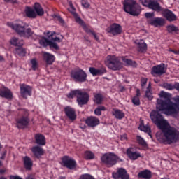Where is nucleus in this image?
Listing matches in <instances>:
<instances>
[{
	"mask_svg": "<svg viewBox=\"0 0 179 179\" xmlns=\"http://www.w3.org/2000/svg\"><path fill=\"white\" fill-rule=\"evenodd\" d=\"M106 31L113 36H119L122 33V27L119 24L113 23L106 29Z\"/></svg>",
	"mask_w": 179,
	"mask_h": 179,
	"instance_id": "nucleus-10",
	"label": "nucleus"
},
{
	"mask_svg": "<svg viewBox=\"0 0 179 179\" xmlns=\"http://www.w3.org/2000/svg\"><path fill=\"white\" fill-rule=\"evenodd\" d=\"M122 59L123 62H124L127 65H130V66H134L135 68H136V62L132 61L129 59H126L124 57H122Z\"/></svg>",
	"mask_w": 179,
	"mask_h": 179,
	"instance_id": "nucleus-39",
	"label": "nucleus"
},
{
	"mask_svg": "<svg viewBox=\"0 0 179 179\" xmlns=\"http://www.w3.org/2000/svg\"><path fill=\"white\" fill-rule=\"evenodd\" d=\"M166 71L167 69H166V65L164 64H161L159 65L154 66L152 68L151 73L152 75H159V76H161V75L166 73Z\"/></svg>",
	"mask_w": 179,
	"mask_h": 179,
	"instance_id": "nucleus-14",
	"label": "nucleus"
},
{
	"mask_svg": "<svg viewBox=\"0 0 179 179\" xmlns=\"http://www.w3.org/2000/svg\"><path fill=\"white\" fill-rule=\"evenodd\" d=\"M123 9L126 13H129L131 16H139L142 9L141 6L136 3L134 0H124L123 2Z\"/></svg>",
	"mask_w": 179,
	"mask_h": 179,
	"instance_id": "nucleus-3",
	"label": "nucleus"
},
{
	"mask_svg": "<svg viewBox=\"0 0 179 179\" xmlns=\"http://www.w3.org/2000/svg\"><path fill=\"white\" fill-rule=\"evenodd\" d=\"M89 71L92 76H97V69L94 67H90Z\"/></svg>",
	"mask_w": 179,
	"mask_h": 179,
	"instance_id": "nucleus-48",
	"label": "nucleus"
},
{
	"mask_svg": "<svg viewBox=\"0 0 179 179\" xmlns=\"http://www.w3.org/2000/svg\"><path fill=\"white\" fill-rule=\"evenodd\" d=\"M24 166L26 170H31L33 167V162H31V159L29 157H24Z\"/></svg>",
	"mask_w": 179,
	"mask_h": 179,
	"instance_id": "nucleus-30",
	"label": "nucleus"
},
{
	"mask_svg": "<svg viewBox=\"0 0 179 179\" xmlns=\"http://www.w3.org/2000/svg\"><path fill=\"white\" fill-rule=\"evenodd\" d=\"M85 124H87V127L90 128H94L100 124V120L96 117L90 116L85 120Z\"/></svg>",
	"mask_w": 179,
	"mask_h": 179,
	"instance_id": "nucleus-19",
	"label": "nucleus"
},
{
	"mask_svg": "<svg viewBox=\"0 0 179 179\" xmlns=\"http://www.w3.org/2000/svg\"><path fill=\"white\" fill-rule=\"evenodd\" d=\"M173 100L176 103L171 101L169 108H168V110L166 112V113L169 115H173L178 113L177 111V109L179 108V96H178L176 98H173Z\"/></svg>",
	"mask_w": 179,
	"mask_h": 179,
	"instance_id": "nucleus-12",
	"label": "nucleus"
},
{
	"mask_svg": "<svg viewBox=\"0 0 179 179\" xmlns=\"http://www.w3.org/2000/svg\"><path fill=\"white\" fill-rule=\"evenodd\" d=\"M125 90H126L125 87H124V86L120 87V92H121L122 93L125 92Z\"/></svg>",
	"mask_w": 179,
	"mask_h": 179,
	"instance_id": "nucleus-57",
	"label": "nucleus"
},
{
	"mask_svg": "<svg viewBox=\"0 0 179 179\" xmlns=\"http://www.w3.org/2000/svg\"><path fill=\"white\" fill-rule=\"evenodd\" d=\"M145 7L148 8V9H151L154 12H157V13H159V12H163L164 8L160 3L157 2V0H150L148 3L145 4Z\"/></svg>",
	"mask_w": 179,
	"mask_h": 179,
	"instance_id": "nucleus-11",
	"label": "nucleus"
},
{
	"mask_svg": "<svg viewBox=\"0 0 179 179\" xmlns=\"http://www.w3.org/2000/svg\"><path fill=\"white\" fill-rule=\"evenodd\" d=\"M59 23H61L62 24H65V21L64 20V19H62L61 17H58V20H57Z\"/></svg>",
	"mask_w": 179,
	"mask_h": 179,
	"instance_id": "nucleus-55",
	"label": "nucleus"
},
{
	"mask_svg": "<svg viewBox=\"0 0 179 179\" xmlns=\"http://www.w3.org/2000/svg\"><path fill=\"white\" fill-rule=\"evenodd\" d=\"M167 31L169 33H173L174 31H178V28L174 25H169L167 27Z\"/></svg>",
	"mask_w": 179,
	"mask_h": 179,
	"instance_id": "nucleus-42",
	"label": "nucleus"
},
{
	"mask_svg": "<svg viewBox=\"0 0 179 179\" xmlns=\"http://www.w3.org/2000/svg\"><path fill=\"white\" fill-rule=\"evenodd\" d=\"M71 78L75 80V82H78V83H83L87 80V73L86 71L80 68H77L71 72Z\"/></svg>",
	"mask_w": 179,
	"mask_h": 179,
	"instance_id": "nucleus-6",
	"label": "nucleus"
},
{
	"mask_svg": "<svg viewBox=\"0 0 179 179\" xmlns=\"http://www.w3.org/2000/svg\"><path fill=\"white\" fill-rule=\"evenodd\" d=\"M31 64L32 65L33 71H36V69H37V68L38 67V64H37V60H36V59H32L31 60Z\"/></svg>",
	"mask_w": 179,
	"mask_h": 179,
	"instance_id": "nucleus-47",
	"label": "nucleus"
},
{
	"mask_svg": "<svg viewBox=\"0 0 179 179\" xmlns=\"http://www.w3.org/2000/svg\"><path fill=\"white\" fill-rule=\"evenodd\" d=\"M120 139H121V141H124V139H127V135L121 136Z\"/></svg>",
	"mask_w": 179,
	"mask_h": 179,
	"instance_id": "nucleus-61",
	"label": "nucleus"
},
{
	"mask_svg": "<svg viewBox=\"0 0 179 179\" xmlns=\"http://www.w3.org/2000/svg\"><path fill=\"white\" fill-rule=\"evenodd\" d=\"M145 97H147L148 100H152L153 96L152 95V92H150V90L145 91Z\"/></svg>",
	"mask_w": 179,
	"mask_h": 179,
	"instance_id": "nucleus-50",
	"label": "nucleus"
},
{
	"mask_svg": "<svg viewBox=\"0 0 179 179\" xmlns=\"http://www.w3.org/2000/svg\"><path fill=\"white\" fill-rule=\"evenodd\" d=\"M79 179H94V178L90 174H83Z\"/></svg>",
	"mask_w": 179,
	"mask_h": 179,
	"instance_id": "nucleus-52",
	"label": "nucleus"
},
{
	"mask_svg": "<svg viewBox=\"0 0 179 179\" xmlns=\"http://www.w3.org/2000/svg\"><path fill=\"white\" fill-rule=\"evenodd\" d=\"M103 94L100 93L94 94L93 101L95 103V104H96L97 106L103 104Z\"/></svg>",
	"mask_w": 179,
	"mask_h": 179,
	"instance_id": "nucleus-32",
	"label": "nucleus"
},
{
	"mask_svg": "<svg viewBox=\"0 0 179 179\" xmlns=\"http://www.w3.org/2000/svg\"><path fill=\"white\" fill-rule=\"evenodd\" d=\"M43 61L47 64V65H52L54 61H55V56L51 53L45 52H43Z\"/></svg>",
	"mask_w": 179,
	"mask_h": 179,
	"instance_id": "nucleus-23",
	"label": "nucleus"
},
{
	"mask_svg": "<svg viewBox=\"0 0 179 179\" xmlns=\"http://www.w3.org/2000/svg\"><path fill=\"white\" fill-rule=\"evenodd\" d=\"M15 54L19 57H24L26 55V49L23 48V45L17 46L15 48Z\"/></svg>",
	"mask_w": 179,
	"mask_h": 179,
	"instance_id": "nucleus-33",
	"label": "nucleus"
},
{
	"mask_svg": "<svg viewBox=\"0 0 179 179\" xmlns=\"http://www.w3.org/2000/svg\"><path fill=\"white\" fill-rule=\"evenodd\" d=\"M0 97L11 100L13 95L12 94V92H10V89L6 88V87H2L0 88Z\"/></svg>",
	"mask_w": 179,
	"mask_h": 179,
	"instance_id": "nucleus-21",
	"label": "nucleus"
},
{
	"mask_svg": "<svg viewBox=\"0 0 179 179\" xmlns=\"http://www.w3.org/2000/svg\"><path fill=\"white\" fill-rule=\"evenodd\" d=\"M20 94L23 99H27V96H31L33 88L30 85H27L24 83L20 85Z\"/></svg>",
	"mask_w": 179,
	"mask_h": 179,
	"instance_id": "nucleus-13",
	"label": "nucleus"
},
{
	"mask_svg": "<svg viewBox=\"0 0 179 179\" xmlns=\"http://www.w3.org/2000/svg\"><path fill=\"white\" fill-rule=\"evenodd\" d=\"M107 110L103 106H99L96 108H95L94 113L95 115L100 117L101 115V111H106Z\"/></svg>",
	"mask_w": 179,
	"mask_h": 179,
	"instance_id": "nucleus-36",
	"label": "nucleus"
},
{
	"mask_svg": "<svg viewBox=\"0 0 179 179\" xmlns=\"http://www.w3.org/2000/svg\"><path fill=\"white\" fill-rule=\"evenodd\" d=\"M148 3H149V2H148V0H144V1H142V5L143 6H146V5H148Z\"/></svg>",
	"mask_w": 179,
	"mask_h": 179,
	"instance_id": "nucleus-58",
	"label": "nucleus"
},
{
	"mask_svg": "<svg viewBox=\"0 0 179 179\" xmlns=\"http://www.w3.org/2000/svg\"><path fill=\"white\" fill-rule=\"evenodd\" d=\"M10 43L12 45H14L15 47H19L24 44V41L23 40L19 41V38L15 37L12 38V39L10 41Z\"/></svg>",
	"mask_w": 179,
	"mask_h": 179,
	"instance_id": "nucleus-34",
	"label": "nucleus"
},
{
	"mask_svg": "<svg viewBox=\"0 0 179 179\" xmlns=\"http://www.w3.org/2000/svg\"><path fill=\"white\" fill-rule=\"evenodd\" d=\"M138 129L140 131H143V132H149L150 131V128L145 126V124L141 123L140 126L138 127Z\"/></svg>",
	"mask_w": 179,
	"mask_h": 179,
	"instance_id": "nucleus-43",
	"label": "nucleus"
},
{
	"mask_svg": "<svg viewBox=\"0 0 179 179\" xmlns=\"http://www.w3.org/2000/svg\"><path fill=\"white\" fill-rule=\"evenodd\" d=\"M138 178L150 179L152 178V171L150 170L145 169L138 173Z\"/></svg>",
	"mask_w": 179,
	"mask_h": 179,
	"instance_id": "nucleus-27",
	"label": "nucleus"
},
{
	"mask_svg": "<svg viewBox=\"0 0 179 179\" xmlns=\"http://www.w3.org/2000/svg\"><path fill=\"white\" fill-rule=\"evenodd\" d=\"M112 177L113 179H129V174L125 169L119 168L116 172L112 173Z\"/></svg>",
	"mask_w": 179,
	"mask_h": 179,
	"instance_id": "nucleus-9",
	"label": "nucleus"
},
{
	"mask_svg": "<svg viewBox=\"0 0 179 179\" xmlns=\"http://www.w3.org/2000/svg\"><path fill=\"white\" fill-rule=\"evenodd\" d=\"M31 152L35 157L38 158L39 157L44 155V150L38 145H36L31 148Z\"/></svg>",
	"mask_w": 179,
	"mask_h": 179,
	"instance_id": "nucleus-25",
	"label": "nucleus"
},
{
	"mask_svg": "<svg viewBox=\"0 0 179 179\" xmlns=\"http://www.w3.org/2000/svg\"><path fill=\"white\" fill-rule=\"evenodd\" d=\"M58 17H61L59 15H53V17H56V18H57V20H58Z\"/></svg>",
	"mask_w": 179,
	"mask_h": 179,
	"instance_id": "nucleus-63",
	"label": "nucleus"
},
{
	"mask_svg": "<svg viewBox=\"0 0 179 179\" xmlns=\"http://www.w3.org/2000/svg\"><path fill=\"white\" fill-rule=\"evenodd\" d=\"M39 44L44 48L48 47L49 45L50 48H54V50H56V51L59 50V46L57 43L49 40L45 37H43L42 39L39 40Z\"/></svg>",
	"mask_w": 179,
	"mask_h": 179,
	"instance_id": "nucleus-8",
	"label": "nucleus"
},
{
	"mask_svg": "<svg viewBox=\"0 0 179 179\" xmlns=\"http://www.w3.org/2000/svg\"><path fill=\"white\" fill-rule=\"evenodd\" d=\"M29 122H30L29 117L22 116L17 120V128L19 129H24V128L29 127Z\"/></svg>",
	"mask_w": 179,
	"mask_h": 179,
	"instance_id": "nucleus-18",
	"label": "nucleus"
},
{
	"mask_svg": "<svg viewBox=\"0 0 179 179\" xmlns=\"http://www.w3.org/2000/svg\"><path fill=\"white\" fill-rule=\"evenodd\" d=\"M21 37H24V38H33V40H36L37 38V36L36 34H34V31H33L30 27L27 29L25 28V29H24Z\"/></svg>",
	"mask_w": 179,
	"mask_h": 179,
	"instance_id": "nucleus-22",
	"label": "nucleus"
},
{
	"mask_svg": "<svg viewBox=\"0 0 179 179\" xmlns=\"http://www.w3.org/2000/svg\"><path fill=\"white\" fill-rule=\"evenodd\" d=\"M62 163L63 167H66L69 170H73L77 166L76 161L68 155H65L62 158Z\"/></svg>",
	"mask_w": 179,
	"mask_h": 179,
	"instance_id": "nucleus-7",
	"label": "nucleus"
},
{
	"mask_svg": "<svg viewBox=\"0 0 179 179\" xmlns=\"http://www.w3.org/2000/svg\"><path fill=\"white\" fill-rule=\"evenodd\" d=\"M162 87L167 90H174V89H176L179 92V83H176L174 85L169 83H164Z\"/></svg>",
	"mask_w": 179,
	"mask_h": 179,
	"instance_id": "nucleus-28",
	"label": "nucleus"
},
{
	"mask_svg": "<svg viewBox=\"0 0 179 179\" xmlns=\"http://www.w3.org/2000/svg\"><path fill=\"white\" fill-rule=\"evenodd\" d=\"M86 32L88 34H92L96 41H99V36H97V34H96V32L92 31L91 29H86Z\"/></svg>",
	"mask_w": 179,
	"mask_h": 179,
	"instance_id": "nucleus-46",
	"label": "nucleus"
},
{
	"mask_svg": "<svg viewBox=\"0 0 179 179\" xmlns=\"http://www.w3.org/2000/svg\"><path fill=\"white\" fill-rule=\"evenodd\" d=\"M113 115L117 119V120H122L124 117H125V113H124L122 111L118 109H115L114 112H113Z\"/></svg>",
	"mask_w": 179,
	"mask_h": 179,
	"instance_id": "nucleus-35",
	"label": "nucleus"
},
{
	"mask_svg": "<svg viewBox=\"0 0 179 179\" xmlns=\"http://www.w3.org/2000/svg\"><path fill=\"white\" fill-rule=\"evenodd\" d=\"M81 5L83 6V8H90V3L87 0H82Z\"/></svg>",
	"mask_w": 179,
	"mask_h": 179,
	"instance_id": "nucleus-49",
	"label": "nucleus"
},
{
	"mask_svg": "<svg viewBox=\"0 0 179 179\" xmlns=\"http://www.w3.org/2000/svg\"><path fill=\"white\" fill-rule=\"evenodd\" d=\"M145 17L146 19H149V20H150V19H153V17H155V13H145Z\"/></svg>",
	"mask_w": 179,
	"mask_h": 179,
	"instance_id": "nucleus-51",
	"label": "nucleus"
},
{
	"mask_svg": "<svg viewBox=\"0 0 179 179\" xmlns=\"http://www.w3.org/2000/svg\"><path fill=\"white\" fill-rule=\"evenodd\" d=\"M148 24L154 26V27H160L164 26V19L158 17H154L148 20Z\"/></svg>",
	"mask_w": 179,
	"mask_h": 179,
	"instance_id": "nucleus-17",
	"label": "nucleus"
},
{
	"mask_svg": "<svg viewBox=\"0 0 179 179\" xmlns=\"http://www.w3.org/2000/svg\"><path fill=\"white\" fill-rule=\"evenodd\" d=\"M76 22L78 23L79 24H81V26H83L84 23L83 20H82V18L80 17L76 16Z\"/></svg>",
	"mask_w": 179,
	"mask_h": 179,
	"instance_id": "nucleus-53",
	"label": "nucleus"
},
{
	"mask_svg": "<svg viewBox=\"0 0 179 179\" xmlns=\"http://www.w3.org/2000/svg\"><path fill=\"white\" fill-rule=\"evenodd\" d=\"M148 83V79L146 78H143L141 79V86L143 87L146 83Z\"/></svg>",
	"mask_w": 179,
	"mask_h": 179,
	"instance_id": "nucleus-54",
	"label": "nucleus"
},
{
	"mask_svg": "<svg viewBox=\"0 0 179 179\" xmlns=\"http://www.w3.org/2000/svg\"><path fill=\"white\" fill-rule=\"evenodd\" d=\"M132 103L134 106H141V100L139 99V96H134L132 99Z\"/></svg>",
	"mask_w": 179,
	"mask_h": 179,
	"instance_id": "nucleus-44",
	"label": "nucleus"
},
{
	"mask_svg": "<svg viewBox=\"0 0 179 179\" xmlns=\"http://www.w3.org/2000/svg\"><path fill=\"white\" fill-rule=\"evenodd\" d=\"M35 141L36 145H39L40 146L45 145V137L43 134H36L35 135Z\"/></svg>",
	"mask_w": 179,
	"mask_h": 179,
	"instance_id": "nucleus-26",
	"label": "nucleus"
},
{
	"mask_svg": "<svg viewBox=\"0 0 179 179\" xmlns=\"http://www.w3.org/2000/svg\"><path fill=\"white\" fill-rule=\"evenodd\" d=\"M4 2H7L9 3H16V0H4Z\"/></svg>",
	"mask_w": 179,
	"mask_h": 179,
	"instance_id": "nucleus-56",
	"label": "nucleus"
},
{
	"mask_svg": "<svg viewBox=\"0 0 179 179\" xmlns=\"http://www.w3.org/2000/svg\"><path fill=\"white\" fill-rule=\"evenodd\" d=\"M104 73H107V70L106 68L102 67L101 69H96V76L104 75Z\"/></svg>",
	"mask_w": 179,
	"mask_h": 179,
	"instance_id": "nucleus-41",
	"label": "nucleus"
},
{
	"mask_svg": "<svg viewBox=\"0 0 179 179\" xmlns=\"http://www.w3.org/2000/svg\"><path fill=\"white\" fill-rule=\"evenodd\" d=\"M137 141L139 145H141V146H146V141H145V139L141 137V136H137Z\"/></svg>",
	"mask_w": 179,
	"mask_h": 179,
	"instance_id": "nucleus-45",
	"label": "nucleus"
},
{
	"mask_svg": "<svg viewBox=\"0 0 179 179\" xmlns=\"http://www.w3.org/2000/svg\"><path fill=\"white\" fill-rule=\"evenodd\" d=\"M162 15L164 17L166 18V20L169 22H174L175 20H177V16L174 15L173 11L169 9H164L162 11Z\"/></svg>",
	"mask_w": 179,
	"mask_h": 179,
	"instance_id": "nucleus-20",
	"label": "nucleus"
},
{
	"mask_svg": "<svg viewBox=\"0 0 179 179\" xmlns=\"http://www.w3.org/2000/svg\"><path fill=\"white\" fill-rule=\"evenodd\" d=\"M54 34H55V32H52L51 34H50V31L47 32V36L48 37V38H51L52 41H56L57 43H61V38H59V37H52V36H54Z\"/></svg>",
	"mask_w": 179,
	"mask_h": 179,
	"instance_id": "nucleus-37",
	"label": "nucleus"
},
{
	"mask_svg": "<svg viewBox=\"0 0 179 179\" xmlns=\"http://www.w3.org/2000/svg\"><path fill=\"white\" fill-rule=\"evenodd\" d=\"M64 114L70 120V121H75L76 120V111L71 106H66L64 109Z\"/></svg>",
	"mask_w": 179,
	"mask_h": 179,
	"instance_id": "nucleus-16",
	"label": "nucleus"
},
{
	"mask_svg": "<svg viewBox=\"0 0 179 179\" xmlns=\"http://www.w3.org/2000/svg\"><path fill=\"white\" fill-rule=\"evenodd\" d=\"M159 96L162 97L164 99H157L156 110H152L150 113V118L153 124L161 129L165 138L157 134V139H158L159 142H167L168 145H171V143L177 142V140L179 138V131L173 127H171L169 122L163 117L161 113L162 111H165V113H167L171 103V94L161 91Z\"/></svg>",
	"mask_w": 179,
	"mask_h": 179,
	"instance_id": "nucleus-1",
	"label": "nucleus"
},
{
	"mask_svg": "<svg viewBox=\"0 0 179 179\" xmlns=\"http://www.w3.org/2000/svg\"><path fill=\"white\" fill-rule=\"evenodd\" d=\"M0 179H8V178H5L3 176H1V177H0Z\"/></svg>",
	"mask_w": 179,
	"mask_h": 179,
	"instance_id": "nucleus-64",
	"label": "nucleus"
},
{
	"mask_svg": "<svg viewBox=\"0 0 179 179\" xmlns=\"http://www.w3.org/2000/svg\"><path fill=\"white\" fill-rule=\"evenodd\" d=\"M6 173V170L5 169H0V174H5Z\"/></svg>",
	"mask_w": 179,
	"mask_h": 179,
	"instance_id": "nucleus-60",
	"label": "nucleus"
},
{
	"mask_svg": "<svg viewBox=\"0 0 179 179\" xmlns=\"http://www.w3.org/2000/svg\"><path fill=\"white\" fill-rule=\"evenodd\" d=\"M127 155L130 160H137V159L141 157V153L132 152V148H127Z\"/></svg>",
	"mask_w": 179,
	"mask_h": 179,
	"instance_id": "nucleus-24",
	"label": "nucleus"
},
{
	"mask_svg": "<svg viewBox=\"0 0 179 179\" xmlns=\"http://www.w3.org/2000/svg\"><path fill=\"white\" fill-rule=\"evenodd\" d=\"M146 50H148V45L146 43H138V51H140V52H145Z\"/></svg>",
	"mask_w": 179,
	"mask_h": 179,
	"instance_id": "nucleus-38",
	"label": "nucleus"
},
{
	"mask_svg": "<svg viewBox=\"0 0 179 179\" xmlns=\"http://www.w3.org/2000/svg\"><path fill=\"white\" fill-rule=\"evenodd\" d=\"M136 96H137V97H139V96H141V90L139 89H137Z\"/></svg>",
	"mask_w": 179,
	"mask_h": 179,
	"instance_id": "nucleus-59",
	"label": "nucleus"
},
{
	"mask_svg": "<svg viewBox=\"0 0 179 179\" xmlns=\"http://www.w3.org/2000/svg\"><path fill=\"white\" fill-rule=\"evenodd\" d=\"M85 158L87 160H92V159H94V154L92 151H87L85 152Z\"/></svg>",
	"mask_w": 179,
	"mask_h": 179,
	"instance_id": "nucleus-40",
	"label": "nucleus"
},
{
	"mask_svg": "<svg viewBox=\"0 0 179 179\" xmlns=\"http://www.w3.org/2000/svg\"><path fill=\"white\" fill-rule=\"evenodd\" d=\"M118 160H120V157H118L117 155L114 154V152L105 153L101 157V161L103 164H106L107 167H113V166H115Z\"/></svg>",
	"mask_w": 179,
	"mask_h": 179,
	"instance_id": "nucleus-5",
	"label": "nucleus"
},
{
	"mask_svg": "<svg viewBox=\"0 0 179 179\" xmlns=\"http://www.w3.org/2000/svg\"><path fill=\"white\" fill-rule=\"evenodd\" d=\"M8 26H9V27H11L13 30H15L17 34L20 36V37L22 36V34H23V31H24L26 29V27L24 25L17 23L13 24L12 22H8Z\"/></svg>",
	"mask_w": 179,
	"mask_h": 179,
	"instance_id": "nucleus-15",
	"label": "nucleus"
},
{
	"mask_svg": "<svg viewBox=\"0 0 179 179\" xmlns=\"http://www.w3.org/2000/svg\"><path fill=\"white\" fill-rule=\"evenodd\" d=\"M105 64L112 71H120L122 68V63L115 55H108L106 58Z\"/></svg>",
	"mask_w": 179,
	"mask_h": 179,
	"instance_id": "nucleus-4",
	"label": "nucleus"
},
{
	"mask_svg": "<svg viewBox=\"0 0 179 179\" xmlns=\"http://www.w3.org/2000/svg\"><path fill=\"white\" fill-rule=\"evenodd\" d=\"M34 9L38 16H43V15H44V10L43 9V7H41V5H40L39 3H34Z\"/></svg>",
	"mask_w": 179,
	"mask_h": 179,
	"instance_id": "nucleus-31",
	"label": "nucleus"
},
{
	"mask_svg": "<svg viewBox=\"0 0 179 179\" xmlns=\"http://www.w3.org/2000/svg\"><path fill=\"white\" fill-rule=\"evenodd\" d=\"M25 13L27 17H29L30 19H36L37 17L36 11H34V10L30 7H26Z\"/></svg>",
	"mask_w": 179,
	"mask_h": 179,
	"instance_id": "nucleus-29",
	"label": "nucleus"
},
{
	"mask_svg": "<svg viewBox=\"0 0 179 179\" xmlns=\"http://www.w3.org/2000/svg\"><path fill=\"white\" fill-rule=\"evenodd\" d=\"M154 82H155V83H159V82H160V80H159V79H155V80H154Z\"/></svg>",
	"mask_w": 179,
	"mask_h": 179,
	"instance_id": "nucleus-62",
	"label": "nucleus"
},
{
	"mask_svg": "<svg viewBox=\"0 0 179 179\" xmlns=\"http://www.w3.org/2000/svg\"><path fill=\"white\" fill-rule=\"evenodd\" d=\"M68 99H73L76 97V102L80 107H83L89 103L90 95L86 92H83L82 90H74L67 94Z\"/></svg>",
	"mask_w": 179,
	"mask_h": 179,
	"instance_id": "nucleus-2",
	"label": "nucleus"
}]
</instances>
